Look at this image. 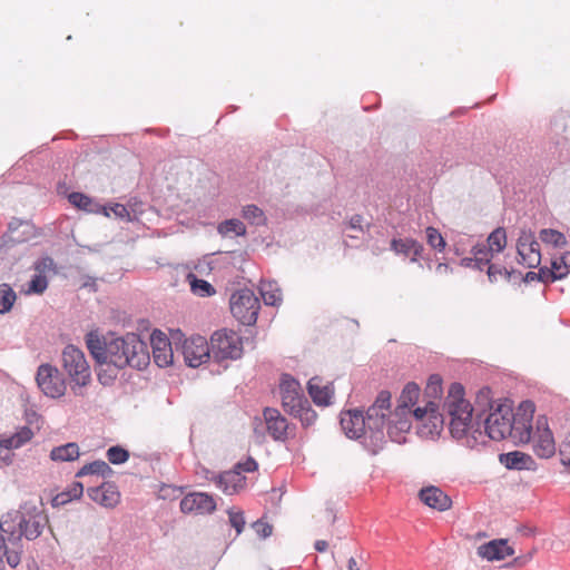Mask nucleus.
I'll list each match as a JSON object with an SVG mask.
<instances>
[{
  "mask_svg": "<svg viewBox=\"0 0 570 570\" xmlns=\"http://www.w3.org/2000/svg\"><path fill=\"white\" fill-rule=\"evenodd\" d=\"M347 228L354 232L364 233L363 217L361 215L352 216L350 222L347 223Z\"/></svg>",
  "mask_w": 570,
  "mask_h": 570,
  "instance_id": "nucleus-54",
  "label": "nucleus"
},
{
  "mask_svg": "<svg viewBox=\"0 0 570 570\" xmlns=\"http://www.w3.org/2000/svg\"><path fill=\"white\" fill-rule=\"evenodd\" d=\"M538 277L543 283H552V282L559 279L557 277V274L554 273V269L552 266H551V268H547V267L540 268L539 273H538Z\"/></svg>",
  "mask_w": 570,
  "mask_h": 570,
  "instance_id": "nucleus-51",
  "label": "nucleus"
},
{
  "mask_svg": "<svg viewBox=\"0 0 570 570\" xmlns=\"http://www.w3.org/2000/svg\"><path fill=\"white\" fill-rule=\"evenodd\" d=\"M216 485L225 494L232 495L245 488L246 478L238 470L226 471L217 478Z\"/></svg>",
  "mask_w": 570,
  "mask_h": 570,
  "instance_id": "nucleus-21",
  "label": "nucleus"
},
{
  "mask_svg": "<svg viewBox=\"0 0 570 570\" xmlns=\"http://www.w3.org/2000/svg\"><path fill=\"white\" fill-rule=\"evenodd\" d=\"M259 291L266 305L276 306L282 302V291L275 282H262Z\"/></svg>",
  "mask_w": 570,
  "mask_h": 570,
  "instance_id": "nucleus-30",
  "label": "nucleus"
},
{
  "mask_svg": "<svg viewBox=\"0 0 570 570\" xmlns=\"http://www.w3.org/2000/svg\"><path fill=\"white\" fill-rule=\"evenodd\" d=\"M62 367L71 380V390L82 395V389L91 382L90 366L83 352L75 345H67L62 351Z\"/></svg>",
  "mask_w": 570,
  "mask_h": 570,
  "instance_id": "nucleus-7",
  "label": "nucleus"
},
{
  "mask_svg": "<svg viewBox=\"0 0 570 570\" xmlns=\"http://www.w3.org/2000/svg\"><path fill=\"white\" fill-rule=\"evenodd\" d=\"M473 257L464 258L463 264L465 266H471V263H475V267L479 269H483L484 266L489 265L494 253L484 244L479 243L472 247L471 250Z\"/></svg>",
  "mask_w": 570,
  "mask_h": 570,
  "instance_id": "nucleus-26",
  "label": "nucleus"
},
{
  "mask_svg": "<svg viewBox=\"0 0 570 570\" xmlns=\"http://www.w3.org/2000/svg\"><path fill=\"white\" fill-rule=\"evenodd\" d=\"M22 550L18 544H13L11 548L3 543V557L7 559V563L11 568H16L21 562Z\"/></svg>",
  "mask_w": 570,
  "mask_h": 570,
  "instance_id": "nucleus-41",
  "label": "nucleus"
},
{
  "mask_svg": "<svg viewBox=\"0 0 570 570\" xmlns=\"http://www.w3.org/2000/svg\"><path fill=\"white\" fill-rule=\"evenodd\" d=\"M185 363L190 367H198L208 361L212 354L210 344L204 336L194 335L185 338L180 346Z\"/></svg>",
  "mask_w": 570,
  "mask_h": 570,
  "instance_id": "nucleus-12",
  "label": "nucleus"
},
{
  "mask_svg": "<svg viewBox=\"0 0 570 570\" xmlns=\"http://www.w3.org/2000/svg\"><path fill=\"white\" fill-rule=\"evenodd\" d=\"M36 381L40 390L50 397H60L66 392V383L57 367L41 364L38 367Z\"/></svg>",
  "mask_w": 570,
  "mask_h": 570,
  "instance_id": "nucleus-13",
  "label": "nucleus"
},
{
  "mask_svg": "<svg viewBox=\"0 0 570 570\" xmlns=\"http://www.w3.org/2000/svg\"><path fill=\"white\" fill-rule=\"evenodd\" d=\"M110 472V466L105 461H94L85 464L76 474L77 478H81L88 474L105 475Z\"/></svg>",
  "mask_w": 570,
  "mask_h": 570,
  "instance_id": "nucleus-38",
  "label": "nucleus"
},
{
  "mask_svg": "<svg viewBox=\"0 0 570 570\" xmlns=\"http://www.w3.org/2000/svg\"><path fill=\"white\" fill-rule=\"evenodd\" d=\"M527 432L530 434L528 440L522 443H531L533 452L542 459H549L556 453V442L553 434L548 425L546 416H538L535 429L533 430L532 420L527 421Z\"/></svg>",
  "mask_w": 570,
  "mask_h": 570,
  "instance_id": "nucleus-9",
  "label": "nucleus"
},
{
  "mask_svg": "<svg viewBox=\"0 0 570 570\" xmlns=\"http://www.w3.org/2000/svg\"><path fill=\"white\" fill-rule=\"evenodd\" d=\"M328 544L325 540H317L315 542V549L318 551V552H324L326 551Z\"/></svg>",
  "mask_w": 570,
  "mask_h": 570,
  "instance_id": "nucleus-56",
  "label": "nucleus"
},
{
  "mask_svg": "<svg viewBox=\"0 0 570 570\" xmlns=\"http://www.w3.org/2000/svg\"><path fill=\"white\" fill-rule=\"evenodd\" d=\"M391 393L389 391H381L376 396L374 403L366 412V421L370 429H382L391 413Z\"/></svg>",
  "mask_w": 570,
  "mask_h": 570,
  "instance_id": "nucleus-15",
  "label": "nucleus"
},
{
  "mask_svg": "<svg viewBox=\"0 0 570 570\" xmlns=\"http://www.w3.org/2000/svg\"><path fill=\"white\" fill-rule=\"evenodd\" d=\"M190 292L198 297H210L216 294L215 287L207 281L198 278L194 273L186 275Z\"/></svg>",
  "mask_w": 570,
  "mask_h": 570,
  "instance_id": "nucleus-27",
  "label": "nucleus"
},
{
  "mask_svg": "<svg viewBox=\"0 0 570 570\" xmlns=\"http://www.w3.org/2000/svg\"><path fill=\"white\" fill-rule=\"evenodd\" d=\"M420 396V387L414 382H409L402 390L401 395L397 399L399 407L412 410L416 404Z\"/></svg>",
  "mask_w": 570,
  "mask_h": 570,
  "instance_id": "nucleus-29",
  "label": "nucleus"
},
{
  "mask_svg": "<svg viewBox=\"0 0 570 570\" xmlns=\"http://www.w3.org/2000/svg\"><path fill=\"white\" fill-rule=\"evenodd\" d=\"M308 393L317 405H328L334 394V389L330 384L323 385L320 377H312L308 381Z\"/></svg>",
  "mask_w": 570,
  "mask_h": 570,
  "instance_id": "nucleus-24",
  "label": "nucleus"
},
{
  "mask_svg": "<svg viewBox=\"0 0 570 570\" xmlns=\"http://www.w3.org/2000/svg\"><path fill=\"white\" fill-rule=\"evenodd\" d=\"M490 414L485 419V432L494 441L510 436L515 442H523L530 438L527 432V421L533 419L535 405L531 401H523L513 413L510 404L498 403L490 405Z\"/></svg>",
  "mask_w": 570,
  "mask_h": 570,
  "instance_id": "nucleus-2",
  "label": "nucleus"
},
{
  "mask_svg": "<svg viewBox=\"0 0 570 570\" xmlns=\"http://www.w3.org/2000/svg\"><path fill=\"white\" fill-rule=\"evenodd\" d=\"M218 233L223 236H228L230 234L242 236L246 233V227L239 219H227L219 224Z\"/></svg>",
  "mask_w": 570,
  "mask_h": 570,
  "instance_id": "nucleus-36",
  "label": "nucleus"
},
{
  "mask_svg": "<svg viewBox=\"0 0 570 570\" xmlns=\"http://www.w3.org/2000/svg\"><path fill=\"white\" fill-rule=\"evenodd\" d=\"M79 454V446L71 442L53 448L50 452V459L52 461L69 462L77 460Z\"/></svg>",
  "mask_w": 570,
  "mask_h": 570,
  "instance_id": "nucleus-28",
  "label": "nucleus"
},
{
  "mask_svg": "<svg viewBox=\"0 0 570 570\" xmlns=\"http://www.w3.org/2000/svg\"><path fill=\"white\" fill-rule=\"evenodd\" d=\"M253 530L261 538H267L272 534L273 527L264 520H257L252 524Z\"/></svg>",
  "mask_w": 570,
  "mask_h": 570,
  "instance_id": "nucleus-49",
  "label": "nucleus"
},
{
  "mask_svg": "<svg viewBox=\"0 0 570 570\" xmlns=\"http://www.w3.org/2000/svg\"><path fill=\"white\" fill-rule=\"evenodd\" d=\"M102 210H104V214H105L106 216H109V215H110V214H109V212H108V208H107V207H104V208H102Z\"/></svg>",
  "mask_w": 570,
  "mask_h": 570,
  "instance_id": "nucleus-59",
  "label": "nucleus"
},
{
  "mask_svg": "<svg viewBox=\"0 0 570 570\" xmlns=\"http://www.w3.org/2000/svg\"><path fill=\"white\" fill-rule=\"evenodd\" d=\"M87 492L92 501L107 509H112L120 502V492L110 482H105L97 488H89Z\"/></svg>",
  "mask_w": 570,
  "mask_h": 570,
  "instance_id": "nucleus-17",
  "label": "nucleus"
},
{
  "mask_svg": "<svg viewBox=\"0 0 570 570\" xmlns=\"http://www.w3.org/2000/svg\"><path fill=\"white\" fill-rule=\"evenodd\" d=\"M233 316L243 325L256 323L261 303L253 291L245 288L235 292L229 299Z\"/></svg>",
  "mask_w": 570,
  "mask_h": 570,
  "instance_id": "nucleus-10",
  "label": "nucleus"
},
{
  "mask_svg": "<svg viewBox=\"0 0 570 570\" xmlns=\"http://www.w3.org/2000/svg\"><path fill=\"white\" fill-rule=\"evenodd\" d=\"M35 271L37 274L47 275V273L56 272V264L49 256L42 257L35 263Z\"/></svg>",
  "mask_w": 570,
  "mask_h": 570,
  "instance_id": "nucleus-48",
  "label": "nucleus"
},
{
  "mask_svg": "<svg viewBox=\"0 0 570 570\" xmlns=\"http://www.w3.org/2000/svg\"><path fill=\"white\" fill-rule=\"evenodd\" d=\"M425 393L432 397H439L442 394V377L439 374H432L425 387Z\"/></svg>",
  "mask_w": 570,
  "mask_h": 570,
  "instance_id": "nucleus-44",
  "label": "nucleus"
},
{
  "mask_svg": "<svg viewBox=\"0 0 570 570\" xmlns=\"http://www.w3.org/2000/svg\"><path fill=\"white\" fill-rule=\"evenodd\" d=\"M3 539L0 537V570H3Z\"/></svg>",
  "mask_w": 570,
  "mask_h": 570,
  "instance_id": "nucleus-58",
  "label": "nucleus"
},
{
  "mask_svg": "<svg viewBox=\"0 0 570 570\" xmlns=\"http://www.w3.org/2000/svg\"><path fill=\"white\" fill-rule=\"evenodd\" d=\"M366 419L362 411L350 410L341 415V426L351 439H358L364 434Z\"/></svg>",
  "mask_w": 570,
  "mask_h": 570,
  "instance_id": "nucleus-18",
  "label": "nucleus"
},
{
  "mask_svg": "<svg viewBox=\"0 0 570 570\" xmlns=\"http://www.w3.org/2000/svg\"><path fill=\"white\" fill-rule=\"evenodd\" d=\"M426 240H428V244L439 250V252H443L445 249V246H446V243L443 238V236L441 235V233L435 228V227H428L426 230Z\"/></svg>",
  "mask_w": 570,
  "mask_h": 570,
  "instance_id": "nucleus-40",
  "label": "nucleus"
},
{
  "mask_svg": "<svg viewBox=\"0 0 570 570\" xmlns=\"http://www.w3.org/2000/svg\"><path fill=\"white\" fill-rule=\"evenodd\" d=\"M184 334L180 330L171 333V341L160 331H154L150 336V344L153 348V357L155 363L159 367H166L173 363L174 350L173 343L178 348V344L181 342Z\"/></svg>",
  "mask_w": 570,
  "mask_h": 570,
  "instance_id": "nucleus-11",
  "label": "nucleus"
},
{
  "mask_svg": "<svg viewBox=\"0 0 570 570\" xmlns=\"http://www.w3.org/2000/svg\"><path fill=\"white\" fill-rule=\"evenodd\" d=\"M86 345L98 363L111 364L116 368L131 366L141 370L150 362L147 344L134 333L106 338L90 332L86 335Z\"/></svg>",
  "mask_w": 570,
  "mask_h": 570,
  "instance_id": "nucleus-1",
  "label": "nucleus"
},
{
  "mask_svg": "<svg viewBox=\"0 0 570 570\" xmlns=\"http://www.w3.org/2000/svg\"><path fill=\"white\" fill-rule=\"evenodd\" d=\"M228 518L230 525L235 528L237 533H240L246 524L244 512L242 510L233 508L228 510Z\"/></svg>",
  "mask_w": 570,
  "mask_h": 570,
  "instance_id": "nucleus-45",
  "label": "nucleus"
},
{
  "mask_svg": "<svg viewBox=\"0 0 570 570\" xmlns=\"http://www.w3.org/2000/svg\"><path fill=\"white\" fill-rule=\"evenodd\" d=\"M116 379V373L107 374V371L98 373V380L102 385H109Z\"/></svg>",
  "mask_w": 570,
  "mask_h": 570,
  "instance_id": "nucleus-55",
  "label": "nucleus"
},
{
  "mask_svg": "<svg viewBox=\"0 0 570 570\" xmlns=\"http://www.w3.org/2000/svg\"><path fill=\"white\" fill-rule=\"evenodd\" d=\"M494 254L501 253L507 246V233L504 228L494 229L484 243Z\"/></svg>",
  "mask_w": 570,
  "mask_h": 570,
  "instance_id": "nucleus-32",
  "label": "nucleus"
},
{
  "mask_svg": "<svg viewBox=\"0 0 570 570\" xmlns=\"http://www.w3.org/2000/svg\"><path fill=\"white\" fill-rule=\"evenodd\" d=\"M235 470L240 471L242 474L243 472H254L257 470V462L254 459L248 458L245 462L238 463Z\"/></svg>",
  "mask_w": 570,
  "mask_h": 570,
  "instance_id": "nucleus-53",
  "label": "nucleus"
},
{
  "mask_svg": "<svg viewBox=\"0 0 570 570\" xmlns=\"http://www.w3.org/2000/svg\"><path fill=\"white\" fill-rule=\"evenodd\" d=\"M347 236L351 238H357V235H355V234H348Z\"/></svg>",
  "mask_w": 570,
  "mask_h": 570,
  "instance_id": "nucleus-60",
  "label": "nucleus"
},
{
  "mask_svg": "<svg viewBox=\"0 0 570 570\" xmlns=\"http://www.w3.org/2000/svg\"><path fill=\"white\" fill-rule=\"evenodd\" d=\"M419 423L417 429L421 435H433L442 429L443 419L439 413L438 405L430 401L424 407L409 410L396 406L386 420V430L390 438L397 443L405 440V433L412 428V420Z\"/></svg>",
  "mask_w": 570,
  "mask_h": 570,
  "instance_id": "nucleus-3",
  "label": "nucleus"
},
{
  "mask_svg": "<svg viewBox=\"0 0 570 570\" xmlns=\"http://www.w3.org/2000/svg\"><path fill=\"white\" fill-rule=\"evenodd\" d=\"M243 216L245 219L253 224H261L265 220L264 213L256 205H247L243 209Z\"/></svg>",
  "mask_w": 570,
  "mask_h": 570,
  "instance_id": "nucleus-43",
  "label": "nucleus"
},
{
  "mask_svg": "<svg viewBox=\"0 0 570 570\" xmlns=\"http://www.w3.org/2000/svg\"><path fill=\"white\" fill-rule=\"evenodd\" d=\"M282 405L286 412L297 416L306 424L316 419V413L311 409L307 399L304 396L298 381L288 374L282 375L279 383Z\"/></svg>",
  "mask_w": 570,
  "mask_h": 570,
  "instance_id": "nucleus-6",
  "label": "nucleus"
},
{
  "mask_svg": "<svg viewBox=\"0 0 570 570\" xmlns=\"http://www.w3.org/2000/svg\"><path fill=\"white\" fill-rule=\"evenodd\" d=\"M68 200L70 202V204H72L75 207H77L79 209H82V210H86L89 213L97 212L91 198L82 193H71L68 196Z\"/></svg>",
  "mask_w": 570,
  "mask_h": 570,
  "instance_id": "nucleus-39",
  "label": "nucleus"
},
{
  "mask_svg": "<svg viewBox=\"0 0 570 570\" xmlns=\"http://www.w3.org/2000/svg\"><path fill=\"white\" fill-rule=\"evenodd\" d=\"M83 493V484L81 482H72L66 491L57 494L53 498V504H66L71 500L79 499Z\"/></svg>",
  "mask_w": 570,
  "mask_h": 570,
  "instance_id": "nucleus-31",
  "label": "nucleus"
},
{
  "mask_svg": "<svg viewBox=\"0 0 570 570\" xmlns=\"http://www.w3.org/2000/svg\"><path fill=\"white\" fill-rule=\"evenodd\" d=\"M17 301V294L9 284H0V314L10 312L14 302Z\"/></svg>",
  "mask_w": 570,
  "mask_h": 570,
  "instance_id": "nucleus-35",
  "label": "nucleus"
},
{
  "mask_svg": "<svg viewBox=\"0 0 570 570\" xmlns=\"http://www.w3.org/2000/svg\"><path fill=\"white\" fill-rule=\"evenodd\" d=\"M216 510L214 498L204 492H193L180 501V511L185 514H209Z\"/></svg>",
  "mask_w": 570,
  "mask_h": 570,
  "instance_id": "nucleus-16",
  "label": "nucleus"
},
{
  "mask_svg": "<svg viewBox=\"0 0 570 570\" xmlns=\"http://www.w3.org/2000/svg\"><path fill=\"white\" fill-rule=\"evenodd\" d=\"M48 523L40 498L29 500L20 505L18 511L9 512L1 519L0 529L10 534L19 532L28 540L37 539Z\"/></svg>",
  "mask_w": 570,
  "mask_h": 570,
  "instance_id": "nucleus-4",
  "label": "nucleus"
},
{
  "mask_svg": "<svg viewBox=\"0 0 570 570\" xmlns=\"http://www.w3.org/2000/svg\"><path fill=\"white\" fill-rule=\"evenodd\" d=\"M212 355L216 361L237 360L243 355L242 336L228 328L215 331L210 336Z\"/></svg>",
  "mask_w": 570,
  "mask_h": 570,
  "instance_id": "nucleus-8",
  "label": "nucleus"
},
{
  "mask_svg": "<svg viewBox=\"0 0 570 570\" xmlns=\"http://www.w3.org/2000/svg\"><path fill=\"white\" fill-rule=\"evenodd\" d=\"M391 249L396 254L413 255L412 262H415L423 253V246L412 238H394L391 242Z\"/></svg>",
  "mask_w": 570,
  "mask_h": 570,
  "instance_id": "nucleus-25",
  "label": "nucleus"
},
{
  "mask_svg": "<svg viewBox=\"0 0 570 570\" xmlns=\"http://www.w3.org/2000/svg\"><path fill=\"white\" fill-rule=\"evenodd\" d=\"M517 250L519 255V263L528 268H534L541 263L540 245L531 230H521L518 242Z\"/></svg>",
  "mask_w": 570,
  "mask_h": 570,
  "instance_id": "nucleus-14",
  "label": "nucleus"
},
{
  "mask_svg": "<svg viewBox=\"0 0 570 570\" xmlns=\"http://www.w3.org/2000/svg\"><path fill=\"white\" fill-rule=\"evenodd\" d=\"M109 210L112 212V214L116 217H119V218H122V219L124 218L130 219L129 210L122 204H114L112 206L109 207Z\"/></svg>",
  "mask_w": 570,
  "mask_h": 570,
  "instance_id": "nucleus-52",
  "label": "nucleus"
},
{
  "mask_svg": "<svg viewBox=\"0 0 570 570\" xmlns=\"http://www.w3.org/2000/svg\"><path fill=\"white\" fill-rule=\"evenodd\" d=\"M347 569L348 570H361L355 558L352 557L348 559Z\"/></svg>",
  "mask_w": 570,
  "mask_h": 570,
  "instance_id": "nucleus-57",
  "label": "nucleus"
},
{
  "mask_svg": "<svg viewBox=\"0 0 570 570\" xmlns=\"http://www.w3.org/2000/svg\"><path fill=\"white\" fill-rule=\"evenodd\" d=\"M420 499L430 508L445 511L451 507V499L439 488L429 487L420 491Z\"/></svg>",
  "mask_w": 570,
  "mask_h": 570,
  "instance_id": "nucleus-22",
  "label": "nucleus"
},
{
  "mask_svg": "<svg viewBox=\"0 0 570 570\" xmlns=\"http://www.w3.org/2000/svg\"><path fill=\"white\" fill-rule=\"evenodd\" d=\"M48 287L46 275L36 274L29 283L28 293L42 294Z\"/></svg>",
  "mask_w": 570,
  "mask_h": 570,
  "instance_id": "nucleus-47",
  "label": "nucleus"
},
{
  "mask_svg": "<svg viewBox=\"0 0 570 570\" xmlns=\"http://www.w3.org/2000/svg\"><path fill=\"white\" fill-rule=\"evenodd\" d=\"M551 265L559 279L566 277L570 273V252H566L560 256L553 257Z\"/></svg>",
  "mask_w": 570,
  "mask_h": 570,
  "instance_id": "nucleus-37",
  "label": "nucleus"
},
{
  "mask_svg": "<svg viewBox=\"0 0 570 570\" xmlns=\"http://www.w3.org/2000/svg\"><path fill=\"white\" fill-rule=\"evenodd\" d=\"M478 554L488 561H500L514 554V549L508 540L495 539L478 548Z\"/></svg>",
  "mask_w": 570,
  "mask_h": 570,
  "instance_id": "nucleus-19",
  "label": "nucleus"
},
{
  "mask_svg": "<svg viewBox=\"0 0 570 570\" xmlns=\"http://www.w3.org/2000/svg\"><path fill=\"white\" fill-rule=\"evenodd\" d=\"M445 406L450 415V432L453 438L460 440L466 435L472 428L473 407L464 399V387L460 383L451 384Z\"/></svg>",
  "mask_w": 570,
  "mask_h": 570,
  "instance_id": "nucleus-5",
  "label": "nucleus"
},
{
  "mask_svg": "<svg viewBox=\"0 0 570 570\" xmlns=\"http://www.w3.org/2000/svg\"><path fill=\"white\" fill-rule=\"evenodd\" d=\"M539 237L543 244L551 245L553 247H563L567 245L566 236L557 229H552V228L541 229Z\"/></svg>",
  "mask_w": 570,
  "mask_h": 570,
  "instance_id": "nucleus-33",
  "label": "nucleus"
},
{
  "mask_svg": "<svg viewBox=\"0 0 570 570\" xmlns=\"http://www.w3.org/2000/svg\"><path fill=\"white\" fill-rule=\"evenodd\" d=\"M519 560H520L519 558H515V559H514V562H515V563H520V562H519Z\"/></svg>",
  "mask_w": 570,
  "mask_h": 570,
  "instance_id": "nucleus-61",
  "label": "nucleus"
},
{
  "mask_svg": "<svg viewBox=\"0 0 570 570\" xmlns=\"http://www.w3.org/2000/svg\"><path fill=\"white\" fill-rule=\"evenodd\" d=\"M560 459L563 465L570 466V433L566 436L559 449Z\"/></svg>",
  "mask_w": 570,
  "mask_h": 570,
  "instance_id": "nucleus-50",
  "label": "nucleus"
},
{
  "mask_svg": "<svg viewBox=\"0 0 570 570\" xmlns=\"http://www.w3.org/2000/svg\"><path fill=\"white\" fill-rule=\"evenodd\" d=\"M488 276L490 282L495 283L501 279H509L510 272L503 266L491 264L488 266Z\"/></svg>",
  "mask_w": 570,
  "mask_h": 570,
  "instance_id": "nucleus-46",
  "label": "nucleus"
},
{
  "mask_svg": "<svg viewBox=\"0 0 570 570\" xmlns=\"http://www.w3.org/2000/svg\"><path fill=\"white\" fill-rule=\"evenodd\" d=\"M35 433L29 426L19 428L12 434H0V448L12 450L19 449L30 442Z\"/></svg>",
  "mask_w": 570,
  "mask_h": 570,
  "instance_id": "nucleus-23",
  "label": "nucleus"
},
{
  "mask_svg": "<svg viewBox=\"0 0 570 570\" xmlns=\"http://www.w3.org/2000/svg\"><path fill=\"white\" fill-rule=\"evenodd\" d=\"M107 459L112 464H121L129 459V452L120 446H111L107 451Z\"/></svg>",
  "mask_w": 570,
  "mask_h": 570,
  "instance_id": "nucleus-42",
  "label": "nucleus"
},
{
  "mask_svg": "<svg viewBox=\"0 0 570 570\" xmlns=\"http://www.w3.org/2000/svg\"><path fill=\"white\" fill-rule=\"evenodd\" d=\"M529 459V455L519 451L508 452L500 455V462L508 469H522Z\"/></svg>",
  "mask_w": 570,
  "mask_h": 570,
  "instance_id": "nucleus-34",
  "label": "nucleus"
},
{
  "mask_svg": "<svg viewBox=\"0 0 570 570\" xmlns=\"http://www.w3.org/2000/svg\"><path fill=\"white\" fill-rule=\"evenodd\" d=\"M264 419L269 435L276 441H284L288 435L287 420L276 409H265Z\"/></svg>",
  "mask_w": 570,
  "mask_h": 570,
  "instance_id": "nucleus-20",
  "label": "nucleus"
}]
</instances>
